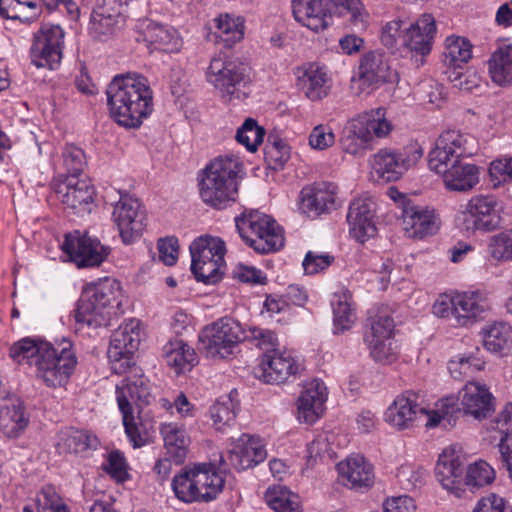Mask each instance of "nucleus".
<instances>
[{
    "mask_svg": "<svg viewBox=\"0 0 512 512\" xmlns=\"http://www.w3.org/2000/svg\"><path fill=\"white\" fill-rule=\"evenodd\" d=\"M375 204L369 199L358 198L349 205L347 222L350 227V234L357 241L364 243L377 233L374 222Z\"/></svg>",
    "mask_w": 512,
    "mask_h": 512,
    "instance_id": "nucleus-27",
    "label": "nucleus"
},
{
    "mask_svg": "<svg viewBox=\"0 0 512 512\" xmlns=\"http://www.w3.org/2000/svg\"><path fill=\"white\" fill-rule=\"evenodd\" d=\"M242 341H249L261 350L275 352L278 345V339L274 331L260 327H249L244 330Z\"/></svg>",
    "mask_w": 512,
    "mask_h": 512,
    "instance_id": "nucleus-49",
    "label": "nucleus"
},
{
    "mask_svg": "<svg viewBox=\"0 0 512 512\" xmlns=\"http://www.w3.org/2000/svg\"><path fill=\"white\" fill-rule=\"evenodd\" d=\"M334 260V256L330 254H319L313 251H308L305 255L302 266L306 274L314 275L327 269Z\"/></svg>",
    "mask_w": 512,
    "mask_h": 512,
    "instance_id": "nucleus-62",
    "label": "nucleus"
},
{
    "mask_svg": "<svg viewBox=\"0 0 512 512\" xmlns=\"http://www.w3.org/2000/svg\"><path fill=\"white\" fill-rule=\"evenodd\" d=\"M266 502L275 512H302L299 496L284 487L269 489Z\"/></svg>",
    "mask_w": 512,
    "mask_h": 512,
    "instance_id": "nucleus-45",
    "label": "nucleus"
},
{
    "mask_svg": "<svg viewBox=\"0 0 512 512\" xmlns=\"http://www.w3.org/2000/svg\"><path fill=\"white\" fill-rule=\"evenodd\" d=\"M61 248L79 268L99 266L111 252L110 247L103 245L99 239L78 230L65 235Z\"/></svg>",
    "mask_w": 512,
    "mask_h": 512,
    "instance_id": "nucleus-14",
    "label": "nucleus"
},
{
    "mask_svg": "<svg viewBox=\"0 0 512 512\" xmlns=\"http://www.w3.org/2000/svg\"><path fill=\"white\" fill-rule=\"evenodd\" d=\"M303 369L304 366L290 354L274 352L263 355L255 369V376L265 383L281 384L290 377H295Z\"/></svg>",
    "mask_w": 512,
    "mask_h": 512,
    "instance_id": "nucleus-20",
    "label": "nucleus"
},
{
    "mask_svg": "<svg viewBox=\"0 0 512 512\" xmlns=\"http://www.w3.org/2000/svg\"><path fill=\"white\" fill-rule=\"evenodd\" d=\"M125 378L116 387V399L120 411H134L138 409V415L144 406L149 405L154 398L151 393L150 381L143 375L141 368L131 366ZM140 418V416H138Z\"/></svg>",
    "mask_w": 512,
    "mask_h": 512,
    "instance_id": "nucleus-18",
    "label": "nucleus"
},
{
    "mask_svg": "<svg viewBox=\"0 0 512 512\" xmlns=\"http://www.w3.org/2000/svg\"><path fill=\"white\" fill-rule=\"evenodd\" d=\"M243 334L244 329L239 322L221 318L201 331L199 350L209 358H228L235 353Z\"/></svg>",
    "mask_w": 512,
    "mask_h": 512,
    "instance_id": "nucleus-10",
    "label": "nucleus"
},
{
    "mask_svg": "<svg viewBox=\"0 0 512 512\" xmlns=\"http://www.w3.org/2000/svg\"><path fill=\"white\" fill-rule=\"evenodd\" d=\"M189 249L192 258L191 264L195 266L206 261H224L226 251L224 241L211 236L198 237L191 243Z\"/></svg>",
    "mask_w": 512,
    "mask_h": 512,
    "instance_id": "nucleus-40",
    "label": "nucleus"
},
{
    "mask_svg": "<svg viewBox=\"0 0 512 512\" xmlns=\"http://www.w3.org/2000/svg\"><path fill=\"white\" fill-rule=\"evenodd\" d=\"M112 218L125 244L138 239L146 227V212L137 198L120 192V199L114 205Z\"/></svg>",
    "mask_w": 512,
    "mask_h": 512,
    "instance_id": "nucleus-17",
    "label": "nucleus"
},
{
    "mask_svg": "<svg viewBox=\"0 0 512 512\" xmlns=\"http://www.w3.org/2000/svg\"><path fill=\"white\" fill-rule=\"evenodd\" d=\"M266 449L258 437L243 434L228 451L227 461L237 471H243L263 462Z\"/></svg>",
    "mask_w": 512,
    "mask_h": 512,
    "instance_id": "nucleus-24",
    "label": "nucleus"
},
{
    "mask_svg": "<svg viewBox=\"0 0 512 512\" xmlns=\"http://www.w3.org/2000/svg\"><path fill=\"white\" fill-rule=\"evenodd\" d=\"M125 432L135 448L144 446L149 439L147 428L135 421L134 411H121Z\"/></svg>",
    "mask_w": 512,
    "mask_h": 512,
    "instance_id": "nucleus-55",
    "label": "nucleus"
},
{
    "mask_svg": "<svg viewBox=\"0 0 512 512\" xmlns=\"http://www.w3.org/2000/svg\"><path fill=\"white\" fill-rule=\"evenodd\" d=\"M265 158L274 169L281 168L290 158V149L279 137L269 135L265 146Z\"/></svg>",
    "mask_w": 512,
    "mask_h": 512,
    "instance_id": "nucleus-53",
    "label": "nucleus"
},
{
    "mask_svg": "<svg viewBox=\"0 0 512 512\" xmlns=\"http://www.w3.org/2000/svg\"><path fill=\"white\" fill-rule=\"evenodd\" d=\"M483 363L473 356L460 357L459 360H452L449 363V370L455 379H459L462 375L467 376L475 371H480Z\"/></svg>",
    "mask_w": 512,
    "mask_h": 512,
    "instance_id": "nucleus-63",
    "label": "nucleus"
},
{
    "mask_svg": "<svg viewBox=\"0 0 512 512\" xmlns=\"http://www.w3.org/2000/svg\"><path fill=\"white\" fill-rule=\"evenodd\" d=\"M10 356L19 363L27 361L30 365H35L36 376L52 388L64 386L77 365V358L69 340H63L54 347L48 342L36 343L24 339L11 347Z\"/></svg>",
    "mask_w": 512,
    "mask_h": 512,
    "instance_id": "nucleus-1",
    "label": "nucleus"
},
{
    "mask_svg": "<svg viewBox=\"0 0 512 512\" xmlns=\"http://www.w3.org/2000/svg\"><path fill=\"white\" fill-rule=\"evenodd\" d=\"M472 57V45L462 37L449 36L445 41L443 63L447 68H463Z\"/></svg>",
    "mask_w": 512,
    "mask_h": 512,
    "instance_id": "nucleus-42",
    "label": "nucleus"
},
{
    "mask_svg": "<svg viewBox=\"0 0 512 512\" xmlns=\"http://www.w3.org/2000/svg\"><path fill=\"white\" fill-rule=\"evenodd\" d=\"M335 142L332 129L326 125H317L309 136V144L313 149L324 150L331 147Z\"/></svg>",
    "mask_w": 512,
    "mask_h": 512,
    "instance_id": "nucleus-64",
    "label": "nucleus"
},
{
    "mask_svg": "<svg viewBox=\"0 0 512 512\" xmlns=\"http://www.w3.org/2000/svg\"><path fill=\"white\" fill-rule=\"evenodd\" d=\"M242 164L235 156H220L210 161L198 175L201 200L222 210L236 202Z\"/></svg>",
    "mask_w": 512,
    "mask_h": 512,
    "instance_id": "nucleus-3",
    "label": "nucleus"
},
{
    "mask_svg": "<svg viewBox=\"0 0 512 512\" xmlns=\"http://www.w3.org/2000/svg\"><path fill=\"white\" fill-rule=\"evenodd\" d=\"M337 186L330 182L315 183L301 190L300 209L309 217L328 212L335 206Z\"/></svg>",
    "mask_w": 512,
    "mask_h": 512,
    "instance_id": "nucleus-28",
    "label": "nucleus"
},
{
    "mask_svg": "<svg viewBox=\"0 0 512 512\" xmlns=\"http://www.w3.org/2000/svg\"><path fill=\"white\" fill-rule=\"evenodd\" d=\"M58 199L78 215L92 211L95 190L87 179L66 177L56 188Z\"/></svg>",
    "mask_w": 512,
    "mask_h": 512,
    "instance_id": "nucleus-21",
    "label": "nucleus"
},
{
    "mask_svg": "<svg viewBox=\"0 0 512 512\" xmlns=\"http://www.w3.org/2000/svg\"><path fill=\"white\" fill-rule=\"evenodd\" d=\"M428 415L423 397L412 391L398 396L385 413L386 421L398 429L409 428L419 417L428 418Z\"/></svg>",
    "mask_w": 512,
    "mask_h": 512,
    "instance_id": "nucleus-22",
    "label": "nucleus"
},
{
    "mask_svg": "<svg viewBox=\"0 0 512 512\" xmlns=\"http://www.w3.org/2000/svg\"><path fill=\"white\" fill-rule=\"evenodd\" d=\"M344 485L351 489L370 488L374 483L373 466L359 455H352L337 465Z\"/></svg>",
    "mask_w": 512,
    "mask_h": 512,
    "instance_id": "nucleus-31",
    "label": "nucleus"
},
{
    "mask_svg": "<svg viewBox=\"0 0 512 512\" xmlns=\"http://www.w3.org/2000/svg\"><path fill=\"white\" fill-rule=\"evenodd\" d=\"M490 309L487 297L479 291L457 293L453 296L442 295L433 305V313L447 318L454 326H470Z\"/></svg>",
    "mask_w": 512,
    "mask_h": 512,
    "instance_id": "nucleus-9",
    "label": "nucleus"
},
{
    "mask_svg": "<svg viewBox=\"0 0 512 512\" xmlns=\"http://www.w3.org/2000/svg\"><path fill=\"white\" fill-rule=\"evenodd\" d=\"M210 415L217 430L229 426L236 417L235 405L231 398L224 401H217L210 408Z\"/></svg>",
    "mask_w": 512,
    "mask_h": 512,
    "instance_id": "nucleus-58",
    "label": "nucleus"
},
{
    "mask_svg": "<svg viewBox=\"0 0 512 512\" xmlns=\"http://www.w3.org/2000/svg\"><path fill=\"white\" fill-rule=\"evenodd\" d=\"M484 347L500 356L508 355L512 352V326L495 322L487 325L481 331Z\"/></svg>",
    "mask_w": 512,
    "mask_h": 512,
    "instance_id": "nucleus-38",
    "label": "nucleus"
},
{
    "mask_svg": "<svg viewBox=\"0 0 512 512\" xmlns=\"http://www.w3.org/2000/svg\"><path fill=\"white\" fill-rule=\"evenodd\" d=\"M351 293L342 290L334 294L332 300L334 328L336 332H344L351 328L356 317L351 308Z\"/></svg>",
    "mask_w": 512,
    "mask_h": 512,
    "instance_id": "nucleus-44",
    "label": "nucleus"
},
{
    "mask_svg": "<svg viewBox=\"0 0 512 512\" xmlns=\"http://www.w3.org/2000/svg\"><path fill=\"white\" fill-rule=\"evenodd\" d=\"M246 66L238 60H225L220 55L211 59L207 69V80L226 101L242 99V87L247 83Z\"/></svg>",
    "mask_w": 512,
    "mask_h": 512,
    "instance_id": "nucleus-12",
    "label": "nucleus"
},
{
    "mask_svg": "<svg viewBox=\"0 0 512 512\" xmlns=\"http://www.w3.org/2000/svg\"><path fill=\"white\" fill-rule=\"evenodd\" d=\"M122 292L120 283L106 278L85 287L75 310L78 324L97 328L107 326L113 315L120 310Z\"/></svg>",
    "mask_w": 512,
    "mask_h": 512,
    "instance_id": "nucleus-4",
    "label": "nucleus"
},
{
    "mask_svg": "<svg viewBox=\"0 0 512 512\" xmlns=\"http://www.w3.org/2000/svg\"><path fill=\"white\" fill-rule=\"evenodd\" d=\"M421 157L420 149L405 148L398 151L384 148L373 155L370 163L378 181L392 182L398 180Z\"/></svg>",
    "mask_w": 512,
    "mask_h": 512,
    "instance_id": "nucleus-16",
    "label": "nucleus"
},
{
    "mask_svg": "<svg viewBox=\"0 0 512 512\" xmlns=\"http://www.w3.org/2000/svg\"><path fill=\"white\" fill-rule=\"evenodd\" d=\"M106 95L111 116L126 128L139 127L153 110V92L148 79L138 73L116 75Z\"/></svg>",
    "mask_w": 512,
    "mask_h": 512,
    "instance_id": "nucleus-2",
    "label": "nucleus"
},
{
    "mask_svg": "<svg viewBox=\"0 0 512 512\" xmlns=\"http://www.w3.org/2000/svg\"><path fill=\"white\" fill-rule=\"evenodd\" d=\"M463 461L454 447L445 448L439 455L435 476L443 488L457 493L463 476Z\"/></svg>",
    "mask_w": 512,
    "mask_h": 512,
    "instance_id": "nucleus-32",
    "label": "nucleus"
},
{
    "mask_svg": "<svg viewBox=\"0 0 512 512\" xmlns=\"http://www.w3.org/2000/svg\"><path fill=\"white\" fill-rule=\"evenodd\" d=\"M489 73L492 81L500 86L512 83V45L501 46L492 54Z\"/></svg>",
    "mask_w": 512,
    "mask_h": 512,
    "instance_id": "nucleus-41",
    "label": "nucleus"
},
{
    "mask_svg": "<svg viewBox=\"0 0 512 512\" xmlns=\"http://www.w3.org/2000/svg\"><path fill=\"white\" fill-rule=\"evenodd\" d=\"M64 32L59 25L45 24L34 35L31 62L37 68L54 69L62 59Z\"/></svg>",
    "mask_w": 512,
    "mask_h": 512,
    "instance_id": "nucleus-19",
    "label": "nucleus"
},
{
    "mask_svg": "<svg viewBox=\"0 0 512 512\" xmlns=\"http://www.w3.org/2000/svg\"><path fill=\"white\" fill-rule=\"evenodd\" d=\"M495 479L494 469L485 461H478L468 467L465 483L472 488L491 484Z\"/></svg>",
    "mask_w": 512,
    "mask_h": 512,
    "instance_id": "nucleus-50",
    "label": "nucleus"
},
{
    "mask_svg": "<svg viewBox=\"0 0 512 512\" xmlns=\"http://www.w3.org/2000/svg\"><path fill=\"white\" fill-rule=\"evenodd\" d=\"M490 182L494 188L512 180V158L498 159L489 168Z\"/></svg>",
    "mask_w": 512,
    "mask_h": 512,
    "instance_id": "nucleus-60",
    "label": "nucleus"
},
{
    "mask_svg": "<svg viewBox=\"0 0 512 512\" xmlns=\"http://www.w3.org/2000/svg\"><path fill=\"white\" fill-rule=\"evenodd\" d=\"M327 400L326 386L321 380L307 382L297 402V416L300 422L313 424L323 413Z\"/></svg>",
    "mask_w": 512,
    "mask_h": 512,
    "instance_id": "nucleus-30",
    "label": "nucleus"
},
{
    "mask_svg": "<svg viewBox=\"0 0 512 512\" xmlns=\"http://www.w3.org/2000/svg\"><path fill=\"white\" fill-rule=\"evenodd\" d=\"M140 341V321L137 319H130L112 333L107 355L113 373L125 374L135 365L134 353Z\"/></svg>",
    "mask_w": 512,
    "mask_h": 512,
    "instance_id": "nucleus-13",
    "label": "nucleus"
},
{
    "mask_svg": "<svg viewBox=\"0 0 512 512\" xmlns=\"http://www.w3.org/2000/svg\"><path fill=\"white\" fill-rule=\"evenodd\" d=\"M224 476L212 464L185 466L172 480L175 496L184 503L211 502L223 491Z\"/></svg>",
    "mask_w": 512,
    "mask_h": 512,
    "instance_id": "nucleus-5",
    "label": "nucleus"
},
{
    "mask_svg": "<svg viewBox=\"0 0 512 512\" xmlns=\"http://www.w3.org/2000/svg\"><path fill=\"white\" fill-rule=\"evenodd\" d=\"M436 34L435 19L431 14H423L402 36V46L412 55L425 57L431 52ZM423 63V58H421Z\"/></svg>",
    "mask_w": 512,
    "mask_h": 512,
    "instance_id": "nucleus-25",
    "label": "nucleus"
},
{
    "mask_svg": "<svg viewBox=\"0 0 512 512\" xmlns=\"http://www.w3.org/2000/svg\"><path fill=\"white\" fill-rule=\"evenodd\" d=\"M394 73L384 54L376 51L366 53L360 61L358 81L362 85V90H374L381 84L393 81Z\"/></svg>",
    "mask_w": 512,
    "mask_h": 512,
    "instance_id": "nucleus-26",
    "label": "nucleus"
},
{
    "mask_svg": "<svg viewBox=\"0 0 512 512\" xmlns=\"http://www.w3.org/2000/svg\"><path fill=\"white\" fill-rule=\"evenodd\" d=\"M392 124L386 119V110L377 108L365 112L345 127L341 137V148L345 153L360 156L370 150L373 135L382 138L392 131Z\"/></svg>",
    "mask_w": 512,
    "mask_h": 512,
    "instance_id": "nucleus-8",
    "label": "nucleus"
},
{
    "mask_svg": "<svg viewBox=\"0 0 512 512\" xmlns=\"http://www.w3.org/2000/svg\"><path fill=\"white\" fill-rule=\"evenodd\" d=\"M265 136V129L259 126L256 120L248 118L238 128L236 133V140L244 145L247 150L254 152L257 147L263 142Z\"/></svg>",
    "mask_w": 512,
    "mask_h": 512,
    "instance_id": "nucleus-47",
    "label": "nucleus"
},
{
    "mask_svg": "<svg viewBox=\"0 0 512 512\" xmlns=\"http://www.w3.org/2000/svg\"><path fill=\"white\" fill-rule=\"evenodd\" d=\"M401 217L403 228L410 238H424L433 235L438 230L433 210L405 201Z\"/></svg>",
    "mask_w": 512,
    "mask_h": 512,
    "instance_id": "nucleus-29",
    "label": "nucleus"
},
{
    "mask_svg": "<svg viewBox=\"0 0 512 512\" xmlns=\"http://www.w3.org/2000/svg\"><path fill=\"white\" fill-rule=\"evenodd\" d=\"M362 5L359 0H292L295 20L318 32L330 25L333 15L348 16L356 26H363Z\"/></svg>",
    "mask_w": 512,
    "mask_h": 512,
    "instance_id": "nucleus-6",
    "label": "nucleus"
},
{
    "mask_svg": "<svg viewBox=\"0 0 512 512\" xmlns=\"http://www.w3.org/2000/svg\"><path fill=\"white\" fill-rule=\"evenodd\" d=\"M366 344L369 347L371 356L381 363H392L397 357V346L393 338L374 339L371 337Z\"/></svg>",
    "mask_w": 512,
    "mask_h": 512,
    "instance_id": "nucleus-54",
    "label": "nucleus"
},
{
    "mask_svg": "<svg viewBox=\"0 0 512 512\" xmlns=\"http://www.w3.org/2000/svg\"><path fill=\"white\" fill-rule=\"evenodd\" d=\"M301 86L306 97L312 101H318L326 97L330 86L323 69L311 66L300 79Z\"/></svg>",
    "mask_w": 512,
    "mask_h": 512,
    "instance_id": "nucleus-43",
    "label": "nucleus"
},
{
    "mask_svg": "<svg viewBox=\"0 0 512 512\" xmlns=\"http://www.w3.org/2000/svg\"><path fill=\"white\" fill-rule=\"evenodd\" d=\"M37 512H70L68 506L52 486H45L36 497Z\"/></svg>",
    "mask_w": 512,
    "mask_h": 512,
    "instance_id": "nucleus-51",
    "label": "nucleus"
},
{
    "mask_svg": "<svg viewBox=\"0 0 512 512\" xmlns=\"http://www.w3.org/2000/svg\"><path fill=\"white\" fill-rule=\"evenodd\" d=\"M463 410L476 419L489 417L494 411L493 396L485 385L468 382L460 392Z\"/></svg>",
    "mask_w": 512,
    "mask_h": 512,
    "instance_id": "nucleus-33",
    "label": "nucleus"
},
{
    "mask_svg": "<svg viewBox=\"0 0 512 512\" xmlns=\"http://www.w3.org/2000/svg\"><path fill=\"white\" fill-rule=\"evenodd\" d=\"M62 162L66 177L79 178L86 165L84 151L74 145H67L62 152Z\"/></svg>",
    "mask_w": 512,
    "mask_h": 512,
    "instance_id": "nucleus-52",
    "label": "nucleus"
},
{
    "mask_svg": "<svg viewBox=\"0 0 512 512\" xmlns=\"http://www.w3.org/2000/svg\"><path fill=\"white\" fill-rule=\"evenodd\" d=\"M501 211V203L495 196L476 195L457 216L456 223L460 230L469 235L476 231L491 232L501 225Z\"/></svg>",
    "mask_w": 512,
    "mask_h": 512,
    "instance_id": "nucleus-11",
    "label": "nucleus"
},
{
    "mask_svg": "<svg viewBox=\"0 0 512 512\" xmlns=\"http://www.w3.org/2000/svg\"><path fill=\"white\" fill-rule=\"evenodd\" d=\"M118 23L110 21L99 13H91L88 31L89 34L97 40H105L113 35Z\"/></svg>",
    "mask_w": 512,
    "mask_h": 512,
    "instance_id": "nucleus-59",
    "label": "nucleus"
},
{
    "mask_svg": "<svg viewBox=\"0 0 512 512\" xmlns=\"http://www.w3.org/2000/svg\"><path fill=\"white\" fill-rule=\"evenodd\" d=\"M473 512H512V505L505 498L489 493L478 500Z\"/></svg>",
    "mask_w": 512,
    "mask_h": 512,
    "instance_id": "nucleus-61",
    "label": "nucleus"
},
{
    "mask_svg": "<svg viewBox=\"0 0 512 512\" xmlns=\"http://www.w3.org/2000/svg\"><path fill=\"white\" fill-rule=\"evenodd\" d=\"M217 37L224 42L226 47H231L240 41L244 36V25L240 19H234L229 15L220 16L215 19Z\"/></svg>",
    "mask_w": 512,
    "mask_h": 512,
    "instance_id": "nucleus-46",
    "label": "nucleus"
},
{
    "mask_svg": "<svg viewBox=\"0 0 512 512\" xmlns=\"http://www.w3.org/2000/svg\"><path fill=\"white\" fill-rule=\"evenodd\" d=\"M478 149L474 136L460 130H446L436 140L435 147L429 153V165L440 163H458L473 156Z\"/></svg>",
    "mask_w": 512,
    "mask_h": 512,
    "instance_id": "nucleus-15",
    "label": "nucleus"
},
{
    "mask_svg": "<svg viewBox=\"0 0 512 512\" xmlns=\"http://www.w3.org/2000/svg\"><path fill=\"white\" fill-rule=\"evenodd\" d=\"M236 227L241 238L257 253L274 252L284 245L283 229L271 216L258 210L236 218Z\"/></svg>",
    "mask_w": 512,
    "mask_h": 512,
    "instance_id": "nucleus-7",
    "label": "nucleus"
},
{
    "mask_svg": "<svg viewBox=\"0 0 512 512\" xmlns=\"http://www.w3.org/2000/svg\"><path fill=\"white\" fill-rule=\"evenodd\" d=\"M99 440L95 435L84 430L69 428L61 431L57 442L59 454H84L96 450Z\"/></svg>",
    "mask_w": 512,
    "mask_h": 512,
    "instance_id": "nucleus-36",
    "label": "nucleus"
},
{
    "mask_svg": "<svg viewBox=\"0 0 512 512\" xmlns=\"http://www.w3.org/2000/svg\"><path fill=\"white\" fill-rule=\"evenodd\" d=\"M166 454L175 462L182 464L187 456L189 438L186 431L174 423H164L160 427Z\"/></svg>",
    "mask_w": 512,
    "mask_h": 512,
    "instance_id": "nucleus-37",
    "label": "nucleus"
},
{
    "mask_svg": "<svg viewBox=\"0 0 512 512\" xmlns=\"http://www.w3.org/2000/svg\"><path fill=\"white\" fill-rule=\"evenodd\" d=\"M143 36L154 49L167 53L179 52L183 45L175 29L152 21L143 28Z\"/></svg>",
    "mask_w": 512,
    "mask_h": 512,
    "instance_id": "nucleus-35",
    "label": "nucleus"
},
{
    "mask_svg": "<svg viewBox=\"0 0 512 512\" xmlns=\"http://www.w3.org/2000/svg\"><path fill=\"white\" fill-rule=\"evenodd\" d=\"M224 264V261H206L204 263H198L197 266L191 264V271L194 274L196 280L198 282H203L204 284H216L222 278L221 268Z\"/></svg>",
    "mask_w": 512,
    "mask_h": 512,
    "instance_id": "nucleus-56",
    "label": "nucleus"
},
{
    "mask_svg": "<svg viewBox=\"0 0 512 512\" xmlns=\"http://www.w3.org/2000/svg\"><path fill=\"white\" fill-rule=\"evenodd\" d=\"M394 327V320L388 315L370 317V328L365 332L364 340L370 341L371 337L377 340L392 338Z\"/></svg>",
    "mask_w": 512,
    "mask_h": 512,
    "instance_id": "nucleus-57",
    "label": "nucleus"
},
{
    "mask_svg": "<svg viewBox=\"0 0 512 512\" xmlns=\"http://www.w3.org/2000/svg\"><path fill=\"white\" fill-rule=\"evenodd\" d=\"M429 168L442 176L445 187L450 191H468L479 182V170L474 164L445 162L429 165Z\"/></svg>",
    "mask_w": 512,
    "mask_h": 512,
    "instance_id": "nucleus-23",
    "label": "nucleus"
},
{
    "mask_svg": "<svg viewBox=\"0 0 512 512\" xmlns=\"http://www.w3.org/2000/svg\"><path fill=\"white\" fill-rule=\"evenodd\" d=\"M488 253L497 261L512 260V229L489 238Z\"/></svg>",
    "mask_w": 512,
    "mask_h": 512,
    "instance_id": "nucleus-48",
    "label": "nucleus"
},
{
    "mask_svg": "<svg viewBox=\"0 0 512 512\" xmlns=\"http://www.w3.org/2000/svg\"><path fill=\"white\" fill-rule=\"evenodd\" d=\"M163 357L167 365L174 368L177 374L191 370L197 362L194 349L181 339L171 340L164 345Z\"/></svg>",
    "mask_w": 512,
    "mask_h": 512,
    "instance_id": "nucleus-39",
    "label": "nucleus"
},
{
    "mask_svg": "<svg viewBox=\"0 0 512 512\" xmlns=\"http://www.w3.org/2000/svg\"><path fill=\"white\" fill-rule=\"evenodd\" d=\"M2 400V433L7 438H17L29 424L26 408L23 401L15 395L8 394Z\"/></svg>",
    "mask_w": 512,
    "mask_h": 512,
    "instance_id": "nucleus-34",
    "label": "nucleus"
}]
</instances>
